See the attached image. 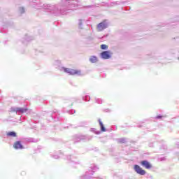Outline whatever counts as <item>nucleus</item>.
<instances>
[{"label":"nucleus","mask_w":179,"mask_h":179,"mask_svg":"<svg viewBox=\"0 0 179 179\" xmlns=\"http://www.w3.org/2000/svg\"><path fill=\"white\" fill-rule=\"evenodd\" d=\"M83 100H84V101H90V96L89 95L83 96Z\"/></svg>","instance_id":"15"},{"label":"nucleus","mask_w":179,"mask_h":179,"mask_svg":"<svg viewBox=\"0 0 179 179\" xmlns=\"http://www.w3.org/2000/svg\"><path fill=\"white\" fill-rule=\"evenodd\" d=\"M134 170L139 176H145L146 174V171L142 169L139 165H134Z\"/></svg>","instance_id":"3"},{"label":"nucleus","mask_w":179,"mask_h":179,"mask_svg":"<svg viewBox=\"0 0 179 179\" xmlns=\"http://www.w3.org/2000/svg\"><path fill=\"white\" fill-rule=\"evenodd\" d=\"M7 136H11L13 138L16 137V133L14 131H10L8 133H7Z\"/></svg>","instance_id":"13"},{"label":"nucleus","mask_w":179,"mask_h":179,"mask_svg":"<svg viewBox=\"0 0 179 179\" xmlns=\"http://www.w3.org/2000/svg\"><path fill=\"white\" fill-rule=\"evenodd\" d=\"M108 27V23H107L106 21L102 22L97 25V29L99 31H103L104 29H107Z\"/></svg>","instance_id":"4"},{"label":"nucleus","mask_w":179,"mask_h":179,"mask_svg":"<svg viewBox=\"0 0 179 179\" xmlns=\"http://www.w3.org/2000/svg\"><path fill=\"white\" fill-rule=\"evenodd\" d=\"M54 65L55 66L58 68L59 71H63V72L69 73V75H78V76H80V75L82 74V71H80V70L71 69L69 68L61 66V61L59 60H56L54 63Z\"/></svg>","instance_id":"1"},{"label":"nucleus","mask_w":179,"mask_h":179,"mask_svg":"<svg viewBox=\"0 0 179 179\" xmlns=\"http://www.w3.org/2000/svg\"><path fill=\"white\" fill-rule=\"evenodd\" d=\"M99 123L101 127V131L102 132H106V131H107V129H106V127H104V124H103V122H101V120H99Z\"/></svg>","instance_id":"11"},{"label":"nucleus","mask_w":179,"mask_h":179,"mask_svg":"<svg viewBox=\"0 0 179 179\" xmlns=\"http://www.w3.org/2000/svg\"><path fill=\"white\" fill-rule=\"evenodd\" d=\"M95 100H96V103H97L98 104H101V103H103V100H101V99L100 98H97Z\"/></svg>","instance_id":"17"},{"label":"nucleus","mask_w":179,"mask_h":179,"mask_svg":"<svg viewBox=\"0 0 179 179\" xmlns=\"http://www.w3.org/2000/svg\"><path fill=\"white\" fill-rule=\"evenodd\" d=\"M155 118H156V120H162V118H166V116H164V115H158Z\"/></svg>","instance_id":"18"},{"label":"nucleus","mask_w":179,"mask_h":179,"mask_svg":"<svg viewBox=\"0 0 179 179\" xmlns=\"http://www.w3.org/2000/svg\"><path fill=\"white\" fill-rule=\"evenodd\" d=\"M67 160L71 162V163H74V164H79V163H80L78 158H76V157L72 156V155L67 156Z\"/></svg>","instance_id":"6"},{"label":"nucleus","mask_w":179,"mask_h":179,"mask_svg":"<svg viewBox=\"0 0 179 179\" xmlns=\"http://www.w3.org/2000/svg\"><path fill=\"white\" fill-rule=\"evenodd\" d=\"M101 58L102 59H110L111 58V52L108 50L102 52L101 53Z\"/></svg>","instance_id":"5"},{"label":"nucleus","mask_w":179,"mask_h":179,"mask_svg":"<svg viewBox=\"0 0 179 179\" xmlns=\"http://www.w3.org/2000/svg\"><path fill=\"white\" fill-rule=\"evenodd\" d=\"M62 154L61 152L58 154H55V155H51L52 157H53V159H59V157H61V155Z\"/></svg>","instance_id":"14"},{"label":"nucleus","mask_w":179,"mask_h":179,"mask_svg":"<svg viewBox=\"0 0 179 179\" xmlns=\"http://www.w3.org/2000/svg\"><path fill=\"white\" fill-rule=\"evenodd\" d=\"M69 5H73V1H69Z\"/></svg>","instance_id":"21"},{"label":"nucleus","mask_w":179,"mask_h":179,"mask_svg":"<svg viewBox=\"0 0 179 179\" xmlns=\"http://www.w3.org/2000/svg\"><path fill=\"white\" fill-rule=\"evenodd\" d=\"M60 13H62V15H64V13H63L62 11H61Z\"/></svg>","instance_id":"23"},{"label":"nucleus","mask_w":179,"mask_h":179,"mask_svg":"<svg viewBox=\"0 0 179 179\" xmlns=\"http://www.w3.org/2000/svg\"><path fill=\"white\" fill-rule=\"evenodd\" d=\"M27 108H17V111H18L19 113H26L27 111Z\"/></svg>","instance_id":"12"},{"label":"nucleus","mask_w":179,"mask_h":179,"mask_svg":"<svg viewBox=\"0 0 179 179\" xmlns=\"http://www.w3.org/2000/svg\"><path fill=\"white\" fill-rule=\"evenodd\" d=\"M89 60L91 64H96V62H99V59L96 56H91Z\"/></svg>","instance_id":"10"},{"label":"nucleus","mask_w":179,"mask_h":179,"mask_svg":"<svg viewBox=\"0 0 179 179\" xmlns=\"http://www.w3.org/2000/svg\"><path fill=\"white\" fill-rule=\"evenodd\" d=\"M101 50H108V46L107 45H101Z\"/></svg>","instance_id":"16"},{"label":"nucleus","mask_w":179,"mask_h":179,"mask_svg":"<svg viewBox=\"0 0 179 179\" xmlns=\"http://www.w3.org/2000/svg\"><path fill=\"white\" fill-rule=\"evenodd\" d=\"M122 142L124 143V142H125V139H122Z\"/></svg>","instance_id":"22"},{"label":"nucleus","mask_w":179,"mask_h":179,"mask_svg":"<svg viewBox=\"0 0 179 179\" xmlns=\"http://www.w3.org/2000/svg\"><path fill=\"white\" fill-rule=\"evenodd\" d=\"M46 12H48V10L50 12H52L53 13H55V10H57V8H55V7H54V6H51V5H48L46 6Z\"/></svg>","instance_id":"8"},{"label":"nucleus","mask_w":179,"mask_h":179,"mask_svg":"<svg viewBox=\"0 0 179 179\" xmlns=\"http://www.w3.org/2000/svg\"><path fill=\"white\" fill-rule=\"evenodd\" d=\"M141 164L143 166V167H145V169H147L148 170H149V169H152V164H150V163L147 160L142 161Z\"/></svg>","instance_id":"7"},{"label":"nucleus","mask_w":179,"mask_h":179,"mask_svg":"<svg viewBox=\"0 0 179 179\" xmlns=\"http://www.w3.org/2000/svg\"><path fill=\"white\" fill-rule=\"evenodd\" d=\"M13 148L15 149H23V145H22V143L20 141H17L14 143Z\"/></svg>","instance_id":"9"},{"label":"nucleus","mask_w":179,"mask_h":179,"mask_svg":"<svg viewBox=\"0 0 179 179\" xmlns=\"http://www.w3.org/2000/svg\"><path fill=\"white\" fill-rule=\"evenodd\" d=\"M78 25L80 27H82V26H83V20H79Z\"/></svg>","instance_id":"19"},{"label":"nucleus","mask_w":179,"mask_h":179,"mask_svg":"<svg viewBox=\"0 0 179 179\" xmlns=\"http://www.w3.org/2000/svg\"><path fill=\"white\" fill-rule=\"evenodd\" d=\"M99 167H97V166L92 165L90 167V170H89L88 172H86L85 175L81 177V179H89V176L93 174L95 171H97Z\"/></svg>","instance_id":"2"},{"label":"nucleus","mask_w":179,"mask_h":179,"mask_svg":"<svg viewBox=\"0 0 179 179\" xmlns=\"http://www.w3.org/2000/svg\"><path fill=\"white\" fill-rule=\"evenodd\" d=\"M178 59H179V57H178Z\"/></svg>","instance_id":"24"},{"label":"nucleus","mask_w":179,"mask_h":179,"mask_svg":"<svg viewBox=\"0 0 179 179\" xmlns=\"http://www.w3.org/2000/svg\"><path fill=\"white\" fill-rule=\"evenodd\" d=\"M81 139H85V136H81L78 140L76 141V142H79Z\"/></svg>","instance_id":"20"}]
</instances>
